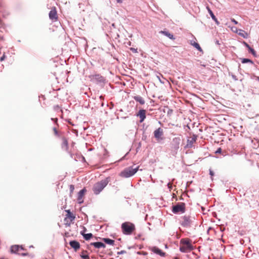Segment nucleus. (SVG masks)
<instances>
[{
    "label": "nucleus",
    "mask_w": 259,
    "mask_h": 259,
    "mask_svg": "<svg viewBox=\"0 0 259 259\" xmlns=\"http://www.w3.org/2000/svg\"><path fill=\"white\" fill-rule=\"evenodd\" d=\"M110 181V177H107L104 180L96 183L94 185L92 189L94 193L96 195L99 194L108 185Z\"/></svg>",
    "instance_id": "obj_1"
},
{
    "label": "nucleus",
    "mask_w": 259,
    "mask_h": 259,
    "mask_svg": "<svg viewBox=\"0 0 259 259\" xmlns=\"http://www.w3.org/2000/svg\"><path fill=\"white\" fill-rule=\"evenodd\" d=\"M121 228L122 233L127 235H131L136 230L135 225L130 222L122 223Z\"/></svg>",
    "instance_id": "obj_2"
},
{
    "label": "nucleus",
    "mask_w": 259,
    "mask_h": 259,
    "mask_svg": "<svg viewBox=\"0 0 259 259\" xmlns=\"http://www.w3.org/2000/svg\"><path fill=\"white\" fill-rule=\"evenodd\" d=\"M192 249V245L188 239H182L180 241V250L183 252H187Z\"/></svg>",
    "instance_id": "obj_3"
},
{
    "label": "nucleus",
    "mask_w": 259,
    "mask_h": 259,
    "mask_svg": "<svg viewBox=\"0 0 259 259\" xmlns=\"http://www.w3.org/2000/svg\"><path fill=\"white\" fill-rule=\"evenodd\" d=\"M66 212L64 222L66 227H69L73 223L76 214L73 213V211H66Z\"/></svg>",
    "instance_id": "obj_4"
},
{
    "label": "nucleus",
    "mask_w": 259,
    "mask_h": 259,
    "mask_svg": "<svg viewBox=\"0 0 259 259\" xmlns=\"http://www.w3.org/2000/svg\"><path fill=\"white\" fill-rule=\"evenodd\" d=\"M139 166L136 168L129 167L121 172L120 176L124 178H128L133 176L138 170Z\"/></svg>",
    "instance_id": "obj_5"
},
{
    "label": "nucleus",
    "mask_w": 259,
    "mask_h": 259,
    "mask_svg": "<svg viewBox=\"0 0 259 259\" xmlns=\"http://www.w3.org/2000/svg\"><path fill=\"white\" fill-rule=\"evenodd\" d=\"M193 219L189 215H184L181 219V224L185 227H189L193 221Z\"/></svg>",
    "instance_id": "obj_6"
},
{
    "label": "nucleus",
    "mask_w": 259,
    "mask_h": 259,
    "mask_svg": "<svg viewBox=\"0 0 259 259\" xmlns=\"http://www.w3.org/2000/svg\"><path fill=\"white\" fill-rule=\"evenodd\" d=\"M153 134L155 138L158 142L163 139V131L161 127H159L155 130Z\"/></svg>",
    "instance_id": "obj_7"
},
{
    "label": "nucleus",
    "mask_w": 259,
    "mask_h": 259,
    "mask_svg": "<svg viewBox=\"0 0 259 259\" xmlns=\"http://www.w3.org/2000/svg\"><path fill=\"white\" fill-rule=\"evenodd\" d=\"M49 18L53 22L57 21L58 20V15L55 7L53 8L49 13Z\"/></svg>",
    "instance_id": "obj_8"
},
{
    "label": "nucleus",
    "mask_w": 259,
    "mask_h": 259,
    "mask_svg": "<svg viewBox=\"0 0 259 259\" xmlns=\"http://www.w3.org/2000/svg\"><path fill=\"white\" fill-rule=\"evenodd\" d=\"M86 192L87 190L85 188H84L78 193L77 200L78 203L80 204L83 203L84 195Z\"/></svg>",
    "instance_id": "obj_9"
},
{
    "label": "nucleus",
    "mask_w": 259,
    "mask_h": 259,
    "mask_svg": "<svg viewBox=\"0 0 259 259\" xmlns=\"http://www.w3.org/2000/svg\"><path fill=\"white\" fill-rule=\"evenodd\" d=\"M181 139L180 138H175L172 139L171 143V148L175 150H177L179 148Z\"/></svg>",
    "instance_id": "obj_10"
},
{
    "label": "nucleus",
    "mask_w": 259,
    "mask_h": 259,
    "mask_svg": "<svg viewBox=\"0 0 259 259\" xmlns=\"http://www.w3.org/2000/svg\"><path fill=\"white\" fill-rule=\"evenodd\" d=\"M146 111L144 109H141L139 110L137 114V116L140 118V122H142L146 118Z\"/></svg>",
    "instance_id": "obj_11"
},
{
    "label": "nucleus",
    "mask_w": 259,
    "mask_h": 259,
    "mask_svg": "<svg viewBox=\"0 0 259 259\" xmlns=\"http://www.w3.org/2000/svg\"><path fill=\"white\" fill-rule=\"evenodd\" d=\"M185 208V204L183 202H180L173 206L172 210H184Z\"/></svg>",
    "instance_id": "obj_12"
},
{
    "label": "nucleus",
    "mask_w": 259,
    "mask_h": 259,
    "mask_svg": "<svg viewBox=\"0 0 259 259\" xmlns=\"http://www.w3.org/2000/svg\"><path fill=\"white\" fill-rule=\"evenodd\" d=\"M69 244L70 246L74 249L75 251L78 250L80 248V244L79 243L75 240L71 241L69 242Z\"/></svg>",
    "instance_id": "obj_13"
},
{
    "label": "nucleus",
    "mask_w": 259,
    "mask_h": 259,
    "mask_svg": "<svg viewBox=\"0 0 259 259\" xmlns=\"http://www.w3.org/2000/svg\"><path fill=\"white\" fill-rule=\"evenodd\" d=\"M152 251L153 252H154L157 254H159L161 256H164L165 254V252H163L161 249H160L159 248H158L156 247H153L152 248Z\"/></svg>",
    "instance_id": "obj_14"
},
{
    "label": "nucleus",
    "mask_w": 259,
    "mask_h": 259,
    "mask_svg": "<svg viewBox=\"0 0 259 259\" xmlns=\"http://www.w3.org/2000/svg\"><path fill=\"white\" fill-rule=\"evenodd\" d=\"M21 250H24L23 248L17 245L12 246L11 248V252L14 253L18 252Z\"/></svg>",
    "instance_id": "obj_15"
},
{
    "label": "nucleus",
    "mask_w": 259,
    "mask_h": 259,
    "mask_svg": "<svg viewBox=\"0 0 259 259\" xmlns=\"http://www.w3.org/2000/svg\"><path fill=\"white\" fill-rule=\"evenodd\" d=\"M91 245H93L97 248L105 247V245L104 243L100 242L91 243Z\"/></svg>",
    "instance_id": "obj_16"
},
{
    "label": "nucleus",
    "mask_w": 259,
    "mask_h": 259,
    "mask_svg": "<svg viewBox=\"0 0 259 259\" xmlns=\"http://www.w3.org/2000/svg\"><path fill=\"white\" fill-rule=\"evenodd\" d=\"M80 234L82 235L84 239L86 240H89L93 237L92 233H84V232H80Z\"/></svg>",
    "instance_id": "obj_17"
},
{
    "label": "nucleus",
    "mask_w": 259,
    "mask_h": 259,
    "mask_svg": "<svg viewBox=\"0 0 259 259\" xmlns=\"http://www.w3.org/2000/svg\"><path fill=\"white\" fill-rule=\"evenodd\" d=\"M160 33L167 36L168 38H169L171 39L174 40L175 39V38L174 37V35L168 32V31H164V30H161L160 31Z\"/></svg>",
    "instance_id": "obj_18"
},
{
    "label": "nucleus",
    "mask_w": 259,
    "mask_h": 259,
    "mask_svg": "<svg viewBox=\"0 0 259 259\" xmlns=\"http://www.w3.org/2000/svg\"><path fill=\"white\" fill-rule=\"evenodd\" d=\"M134 99L137 101L139 102L141 105L145 104V101L143 98L140 96H134Z\"/></svg>",
    "instance_id": "obj_19"
},
{
    "label": "nucleus",
    "mask_w": 259,
    "mask_h": 259,
    "mask_svg": "<svg viewBox=\"0 0 259 259\" xmlns=\"http://www.w3.org/2000/svg\"><path fill=\"white\" fill-rule=\"evenodd\" d=\"M207 9L208 11V13H209L211 18L217 23V24H219V22L217 19V18L215 17V16H214V15L213 14V12H212V11L210 9V8L208 7H207Z\"/></svg>",
    "instance_id": "obj_20"
},
{
    "label": "nucleus",
    "mask_w": 259,
    "mask_h": 259,
    "mask_svg": "<svg viewBox=\"0 0 259 259\" xmlns=\"http://www.w3.org/2000/svg\"><path fill=\"white\" fill-rule=\"evenodd\" d=\"M238 34L239 35L242 36L243 38H247L248 34V33L243 30H239Z\"/></svg>",
    "instance_id": "obj_21"
},
{
    "label": "nucleus",
    "mask_w": 259,
    "mask_h": 259,
    "mask_svg": "<svg viewBox=\"0 0 259 259\" xmlns=\"http://www.w3.org/2000/svg\"><path fill=\"white\" fill-rule=\"evenodd\" d=\"M103 241L107 244L113 245L114 244V240L109 238H104Z\"/></svg>",
    "instance_id": "obj_22"
},
{
    "label": "nucleus",
    "mask_w": 259,
    "mask_h": 259,
    "mask_svg": "<svg viewBox=\"0 0 259 259\" xmlns=\"http://www.w3.org/2000/svg\"><path fill=\"white\" fill-rule=\"evenodd\" d=\"M80 256L83 259H90L89 256L87 253V251L83 250L81 252V253L80 254Z\"/></svg>",
    "instance_id": "obj_23"
},
{
    "label": "nucleus",
    "mask_w": 259,
    "mask_h": 259,
    "mask_svg": "<svg viewBox=\"0 0 259 259\" xmlns=\"http://www.w3.org/2000/svg\"><path fill=\"white\" fill-rule=\"evenodd\" d=\"M62 146L64 147L66 149L68 148V141L67 139L63 137L62 139Z\"/></svg>",
    "instance_id": "obj_24"
},
{
    "label": "nucleus",
    "mask_w": 259,
    "mask_h": 259,
    "mask_svg": "<svg viewBox=\"0 0 259 259\" xmlns=\"http://www.w3.org/2000/svg\"><path fill=\"white\" fill-rule=\"evenodd\" d=\"M241 62L242 63H250L251 64H253V62L252 61L249 59H246V58H243L241 59Z\"/></svg>",
    "instance_id": "obj_25"
},
{
    "label": "nucleus",
    "mask_w": 259,
    "mask_h": 259,
    "mask_svg": "<svg viewBox=\"0 0 259 259\" xmlns=\"http://www.w3.org/2000/svg\"><path fill=\"white\" fill-rule=\"evenodd\" d=\"M192 45L200 52L202 51V49L198 43L194 42L193 44H192Z\"/></svg>",
    "instance_id": "obj_26"
},
{
    "label": "nucleus",
    "mask_w": 259,
    "mask_h": 259,
    "mask_svg": "<svg viewBox=\"0 0 259 259\" xmlns=\"http://www.w3.org/2000/svg\"><path fill=\"white\" fill-rule=\"evenodd\" d=\"M248 51L250 53H251L254 56H256V52L254 49L250 47L248 49Z\"/></svg>",
    "instance_id": "obj_27"
},
{
    "label": "nucleus",
    "mask_w": 259,
    "mask_h": 259,
    "mask_svg": "<svg viewBox=\"0 0 259 259\" xmlns=\"http://www.w3.org/2000/svg\"><path fill=\"white\" fill-rule=\"evenodd\" d=\"M69 189H70V194H71L73 192V191L74 190V185H70L69 186Z\"/></svg>",
    "instance_id": "obj_28"
},
{
    "label": "nucleus",
    "mask_w": 259,
    "mask_h": 259,
    "mask_svg": "<svg viewBox=\"0 0 259 259\" xmlns=\"http://www.w3.org/2000/svg\"><path fill=\"white\" fill-rule=\"evenodd\" d=\"M231 30H232V31H233V32H236V33H238L237 29V28H236V27H232L231 28Z\"/></svg>",
    "instance_id": "obj_29"
},
{
    "label": "nucleus",
    "mask_w": 259,
    "mask_h": 259,
    "mask_svg": "<svg viewBox=\"0 0 259 259\" xmlns=\"http://www.w3.org/2000/svg\"><path fill=\"white\" fill-rule=\"evenodd\" d=\"M243 44H244V45H245V46L247 48H248V49L250 47L249 46V45L248 44H247L246 42H243Z\"/></svg>",
    "instance_id": "obj_30"
},
{
    "label": "nucleus",
    "mask_w": 259,
    "mask_h": 259,
    "mask_svg": "<svg viewBox=\"0 0 259 259\" xmlns=\"http://www.w3.org/2000/svg\"><path fill=\"white\" fill-rule=\"evenodd\" d=\"M231 21L233 22V23H234L235 24H238V22L237 21H236L233 18L231 19Z\"/></svg>",
    "instance_id": "obj_31"
},
{
    "label": "nucleus",
    "mask_w": 259,
    "mask_h": 259,
    "mask_svg": "<svg viewBox=\"0 0 259 259\" xmlns=\"http://www.w3.org/2000/svg\"><path fill=\"white\" fill-rule=\"evenodd\" d=\"M209 174L212 177L214 175V172L211 169H209Z\"/></svg>",
    "instance_id": "obj_32"
},
{
    "label": "nucleus",
    "mask_w": 259,
    "mask_h": 259,
    "mask_svg": "<svg viewBox=\"0 0 259 259\" xmlns=\"http://www.w3.org/2000/svg\"><path fill=\"white\" fill-rule=\"evenodd\" d=\"M20 254L23 256H26L28 254L27 253L22 252V253H19Z\"/></svg>",
    "instance_id": "obj_33"
},
{
    "label": "nucleus",
    "mask_w": 259,
    "mask_h": 259,
    "mask_svg": "<svg viewBox=\"0 0 259 259\" xmlns=\"http://www.w3.org/2000/svg\"><path fill=\"white\" fill-rule=\"evenodd\" d=\"M222 151V149L221 148H219L216 151V153H221Z\"/></svg>",
    "instance_id": "obj_34"
},
{
    "label": "nucleus",
    "mask_w": 259,
    "mask_h": 259,
    "mask_svg": "<svg viewBox=\"0 0 259 259\" xmlns=\"http://www.w3.org/2000/svg\"><path fill=\"white\" fill-rule=\"evenodd\" d=\"M53 130H54V133H55V135H57V131L56 128L54 127V128H53Z\"/></svg>",
    "instance_id": "obj_35"
},
{
    "label": "nucleus",
    "mask_w": 259,
    "mask_h": 259,
    "mask_svg": "<svg viewBox=\"0 0 259 259\" xmlns=\"http://www.w3.org/2000/svg\"><path fill=\"white\" fill-rule=\"evenodd\" d=\"M83 230L81 231V232H84V233H85V232L87 231V229L83 227Z\"/></svg>",
    "instance_id": "obj_36"
},
{
    "label": "nucleus",
    "mask_w": 259,
    "mask_h": 259,
    "mask_svg": "<svg viewBox=\"0 0 259 259\" xmlns=\"http://www.w3.org/2000/svg\"><path fill=\"white\" fill-rule=\"evenodd\" d=\"M4 58H5V56L4 55L0 59L1 61H2L4 59Z\"/></svg>",
    "instance_id": "obj_37"
},
{
    "label": "nucleus",
    "mask_w": 259,
    "mask_h": 259,
    "mask_svg": "<svg viewBox=\"0 0 259 259\" xmlns=\"http://www.w3.org/2000/svg\"><path fill=\"white\" fill-rule=\"evenodd\" d=\"M116 2L118 3H121L122 2V0H116Z\"/></svg>",
    "instance_id": "obj_38"
},
{
    "label": "nucleus",
    "mask_w": 259,
    "mask_h": 259,
    "mask_svg": "<svg viewBox=\"0 0 259 259\" xmlns=\"http://www.w3.org/2000/svg\"><path fill=\"white\" fill-rule=\"evenodd\" d=\"M195 139H196L195 138H192L191 142H193L195 141Z\"/></svg>",
    "instance_id": "obj_39"
},
{
    "label": "nucleus",
    "mask_w": 259,
    "mask_h": 259,
    "mask_svg": "<svg viewBox=\"0 0 259 259\" xmlns=\"http://www.w3.org/2000/svg\"><path fill=\"white\" fill-rule=\"evenodd\" d=\"M52 120H54V121H55V122H56V121H57V118L52 119Z\"/></svg>",
    "instance_id": "obj_40"
}]
</instances>
